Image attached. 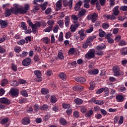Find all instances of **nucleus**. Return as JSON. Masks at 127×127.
Segmentation results:
<instances>
[{
	"label": "nucleus",
	"mask_w": 127,
	"mask_h": 127,
	"mask_svg": "<svg viewBox=\"0 0 127 127\" xmlns=\"http://www.w3.org/2000/svg\"><path fill=\"white\" fill-rule=\"evenodd\" d=\"M14 7H11L10 9L8 8L5 9V12L4 15L5 17L10 16L11 15V12L14 14H25L27 12V11L29 9V4H25L24 7H18V5L15 4H14Z\"/></svg>",
	"instance_id": "obj_1"
},
{
	"label": "nucleus",
	"mask_w": 127,
	"mask_h": 127,
	"mask_svg": "<svg viewBox=\"0 0 127 127\" xmlns=\"http://www.w3.org/2000/svg\"><path fill=\"white\" fill-rule=\"evenodd\" d=\"M27 21L29 26L31 27L33 33H36V29L39 28L41 26V23L40 22H37L36 23L33 24L30 19L27 20Z\"/></svg>",
	"instance_id": "obj_2"
},
{
	"label": "nucleus",
	"mask_w": 127,
	"mask_h": 127,
	"mask_svg": "<svg viewBox=\"0 0 127 127\" xmlns=\"http://www.w3.org/2000/svg\"><path fill=\"white\" fill-rule=\"evenodd\" d=\"M112 71L113 75L115 77H119V76H123L124 75V71L121 70L120 67L118 65H115L113 67Z\"/></svg>",
	"instance_id": "obj_3"
},
{
	"label": "nucleus",
	"mask_w": 127,
	"mask_h": 127,
	"mask_svg": "<svg viewBox=\"0 0 127 127\" xmlns=\"http://www.w3.org/2000/svg\"><path fill=\"white\" fill-rule=\"evenodd\" d=\"M95 49L89 50L88 52L85 55V58L86 59H92V58H94L95 57Z\"/></svg>",
	"instance_id": "obj_4"
},
{
	"label": "nucleus",
	"mask_w": 127,
	"mask_h": 127,
	"mask_svg": "<svg viewBox=\"0 0 127 127\" xmlns=\"http://www.w3.org/2000/svg\"><path fill=\"white\" fill-rule=\"evenodd\" d=\"M34 73L36 75L37 78H36V82H41L42 81V77H41V72L39 70H35Z\"/></svg>",
	"instance_id": "obj_5"
},
{
	"label": "nucleus",
	"mask_w": 127,
	"mask_h": 127,
	"mask_svg": "<svg viewBox=\"0 0 127 127\" xmlns=\"http://www.w3.org/2000/svg\"><path fill=\"white\" fill-rule=\"evenodd\" d=\"M0 103L1 104H4V105H6V106H8V105H10V101L8 99L5 97H2L0 98Z\"/></svg>",
	"instance_id": "obj_6"
},
{
	"label": "nucleus",
	"mask_w": 127,
	"mask_h": 127,
	"mask_svg": "<svg viewBox=\"0 0 127 127\" xmlns=\"http://www.w3.org/2000/svg\"><path fill=\"white\" fill-rule=\"evenodd\" d=\"M31 63V59L30 58L25 59L22 62V64L23 66H29Z\"/></svg>",
	"instance_id": "obj_7"
},
{
	"label": "nucleus",
	"mask_w": 127,
	"mask_h": 127,
	"mask_svg": "<svg viewBox=\"0 0 127 127\" xmlns=\"http://www.w3.org/2000/svg\"><path fill=\"white\" fill-rule=\"evenodd\" d=\"M21 123L24 126H27V125H29L30 124V118L26 117L22 119Z\"/></svg>",
	"instance_id": "obj_8"
},
{
	"label": "nucleus",
	"mask_w": 127,
	"mask_h": 127,
	"mask_svg": "<svg viewBox=\"0 0 127 127\" xmlns=\"http://www.w3.org/2000/svg\"><path fill=\"white\" fill-rule=\"evenodd\" d=\"M85 29H81V30H78V33L79 34L80 38L81 40H83L85 37L86 36V34H85Z\"/></svg>",
	"instance_id": "obj_9"
},
{
	"label": "nucleus",
	"mask_w": 127,
	"mask_h": 127,
	"mask_svg": "<svg viewBox=\"0 0 127 127\" xmlns=\"http://www.w3.org/2000/svg\"><path fill=\"white\" fill-rule=\"evenodd\" d=\"M78 27H79V24H74V25L72 24L70 27L69 30L71 31V32L74 33Z\"/></svg>",
	"instance_id": "obj_10"
},
{
	"label": "nucleus",
	"mask_w": 127,
	"mask_h": 127,
	"mask_svg": "<svg viewBox=\"0 0 127 127\" xmlns=\"http://www.w3.org/2000/svg\"><path fill=\"white\" fill-rule=\"evenodd\" d=\"M75 81L81 84H84L86 82V79L82 77H77L75 78Z\"/></svg>",
	"instance_id": "obj_11"
},
{
	"label": "nucleus",
	"mask_w": 127,
	"mask_h": 127,
	"mask_svg": "<svg viewBox=\"0 0 127 127\" xmlns=\"http://www.w3.org/2000/svg\"><path fill=\"white\" fill-rule=\"evenodd\" d=\"M59 77L61 79V80H63V81H66V79H67V75L64 72H61L59 74Z\"/></svg>",
	"instance_id": "obj_12"
},
{
	"label": "nucleus",
	"mask_w": 127,
	"mask_h": 127,
	"mask_svg": "<svg viewBox=\"0 0 127 127\" xmlns=\"http://www.w3.org/2000/svg\"><path fill=\"white\" fill-rule=\"evenodd\" d=\"M10 94L12 96H13V97H17L18 95V90L12 88L11 90Z\"/></svg>",
	"instance_id": "obj_13"
},
{
	"label": "nucleus",
	"mask_w": 127,
	"mask_h": 127,
	"mask_svg": "<svg viewBox=\"0 0 127 127\" xmlns=\"http://www.w3.org/2000/svg\"><path fill=\"white\" fill-rule=\"evenodd\" d=\"M116 98L117 101L119 103H122L124 102L125 100V97H124L123 95H118L116 96Z\"/></svg>",
	"instance_id": "obj_14"
},
{
	"label": "nucleus",
	"mask_w": 127,
	"mask_h": 127,
	"mask_svg": "<svg viewBox=\"0 0 127 127\" xmlns=\"http://www.w3.org/2000/svg\"><path fill=\"white\" fill-rule=\"evenodd\" d=\"M90 17L92 22H96V20H97V18H98V14L94 13L91 16H90Z\"/></svg>",
	"instance_id": "obj_15"
},
{
	"label": "nucleus",
	"mask_w": 127,
	"mask_h": 127,
	"mask_svg": "<svg viewBox=\"0 0 127 127\" xmlns=\"http://www.w3.org/2000/svg\"><path fill=\"white\" fill-rule=\"evenodd\" d=\"M69 23H70V17L69 16H66L64 18V24L66 27H69Z\"/></svg>",
	"instance_id": "obj_16"
},
{
	"label": "nucleus",
	"mask_w": 127,
	"mask_h": 127,
	"mask_svg": "<svg viewBox=\"0 0 127 127\" xmlns=\"http://www.w3.org/2000/svg\"><path fill=\"white\" fill-rule=\"evenodd\" d=\"M81 5H82V1L79 0L77 2V3L75 4L74 6V9L76 11H78L79 9H80V7H81Z\"/></svg>",
	"instance_id": "obj_17"
},
{
	"label": "nucleus",
	"mask_w": 127,
	"mask_h": 127,
	"mask_svg": "<svg viewBox=\"0 0 127 127\" xmlns=\"http://www.w3.org/2000/svg\"><path fill=\"white\" fill-rule=\"evenodd\" d=\"M86 14V9H82L78 14V17L80 18V17H83V15Z\"/></svg>",
	"instance_id": "obj_18"
},
{
	"label": "nucleus",
	"mask_w": 127,
	"mask_h": 127,
	"mask_svg": "<svg viewBox=\"0 0 127 127\" xmlns=\"http://www.w3.org/2000/svg\"><path fill=\"white\" fill-rule=\"evenodd\" d=\"M99 73V70L98 69H95L93 70H89L88 71V74L89 75H97Z\"/></svg>",
	"instance_id": "obj_19"
},
{
	"label": "nucleus",
	"mask_w": 127,
	"mask_h": 127,
	"mask_svg": "<svg viewBox=\"0 0 127 127\" xmlns=\"http://www.w3.org/2000/svg\"><path fill=\"white\" fill-rule=\"evenodd\" d=\"M113 12L114 15H119V13H120L119 6H116L113 8Z\"/></svg>",
	"instance_id": "obj_20"
},
{
	"label": "nucleus",
	"mask_w": 127,
	"mask_h": 127,
	"mask_svg": "<svg viewBox=\"0 0 127 127\" xmlns=\"http://www.w3.org/2000/svg\"><path fill=\"white\" fill-rule=\"evenodd\" d=\"M61 7H62V4L61 3V1L59 0L56 3V10L58 11V10H60L61 9Z\"/></svg>",
	"instance_id": "obj_21"
},
{
	"label": "nucleus",
	"mask_w": 127,
	"mask_h": 127,
	"mask_svg": "<svg viewBox=\"0 0 127 127\" xmlns=\"http://www.w3.org/2000/svg\"><path fill=\"white\" fill-rule=\"evenodd\" d=\"M71 18L73 20V22L74 24H79V22H78V16L76 15H72Z\"/></svg>",
	"instance_id": "obj_22"
},
{
	"label": "nucleus",
	"mask_w": 127,
	"mask_h": 127,
	"mask_svg": "<svg viewBox=\"0 0 127 127\" xmlns=\"http://www.w3.org/2000/svg\"><path fill=\"white\" fill-rule=\"evenodd\" d=\"M97 36L96 35H93L89 37L86 40L87 43H91V42H93L94 39H96Z\"/></svg>",
	"instance_id": "obj_23"
},
{
	"label": "nucleus",
	"mask_w": 127,
	"mask_h": 127,
	"mask_svg": "<svg viewBox=\"0 0 127 127\" xmlns=\"http://www.w3.org/2000/svg\"><path fill=\"white\" fill-rule=\"evenodd\" d=\"M60 123L62 126H66V125H68V122H66V120L62 118H60Z\"/></svg>",
	"instance_id": "obj_24"
},
{
	"label": "nucleus",
	"mask_w": 127,
	"mask_h": 127,
	"mask_svg": "<svg viewBox=\"0 0 127 127\" xmlns=\"http://www.w3.org/2000/svg\"><path fill=\"white\" fill-rule=\"evenodd\" d=\"M0 24L2 28H4V27H6V26H7V22H6V21L0 20Z\"/></svg>",
	"instance_id": "obj_25"
},
{
	"label": "nucleus",
	"mask_w": 127,
	"mask_h": 127,
	"mask_svg": "<svg viewBox=\"0 0 127 127\" xmlns=\"http://www.w3.org/2000/svg\"><path fill=\"white\" fill-rule=\"evenodd\" d=\"M92 102L96 105H101L104 104V101H103V100H97L96 99H93Z\"/></svg>",
	"instance_id": "obj_26"
},
{
	"label": "nucleus",
	"mask_w": 127,
	"mask_h": 127,
	"mask_svg": "<svg viewBox=\"0 0 127 127\" xmlns=\"http://www.w3.org/2000/svg\"><path fill=\"white\" fill-rule=\"evenodd\" d=\"M58 24H59L60 27L61 28H63V26L64 25V21L61 18H59L58 19Z\"/></svg>",
	"instance_id": "obj_27"
},
{
	"label": "nucleus",
	"mask_w": 127,
	"mask_h": 127,
	"mask_svg": "<svg viewBox=\"0 0 127 127\" xmlns=\"http://www.w3.org/2000/svg\"><path fill=\"white\" fill-rule=\"evenodd\" d=\"M42 40L43 43H45V44H48L49 42H50V39H49L48 37L43 38Z\"/></svg>",
	"instance_id": "obj_28"
},
{
	"label": "nucleus",
	"mask_w": 127,
	"mask_h": 127,
	"mask_svg": "<svg viewBox=\"0 0 127 127\" xmlns=\"http://www.w3.org/2000/svg\"><path fill=\"white\" fill-rule=\"evenodd\" d=\"M99 35L100 37H105L106 36V32L103 31L102 29H100L99 30Z\"/></svg>",
	"instance_id": "obj_29"
},
{
	"label": "nucleus",
	"mask_w": 127,
	"mask_h": 127,
	"mask_svg": "<svg viewBox=\"0 0 127 127\" xmlns=\"http://www.w3.org/2000/svg\"><path fill=\"white\" fill-rule=\"evenodd\" d=\"M74 103L76 105H82V104H83V100L79 98H76L74 99Z\"/></svg>",
	"instance_id": "obj_30"
},
{
	"label": "nucleus",
	"mask_w": 127,
	"mask_h": 127,
	"mask_svg": "<svg viewBox=\"0 0 127 127\" xmlns=\"http://www.w3.org/2000/svg\"><path fill=\"white\" fill-rule=\"evenodd\" d=\"M7 84H8V81H7V79H4L1 81V86H2V87H5Z\"/></svg>",
	"instance_id": "obj_31"
},
{
	"label": "nucleus",
	"mask_w": 127,
	"mask_h": 127,
	"mask_svg": "<svg viewBox=\"0 0 127 127\" xmlns=\"http://www.w3.org/2000/svg\"><path fill=\"white\" fill-rule=\"evenodd\" d=\"M41 93L43 95H46V94H48L49 93V90H48V89L47 88H42L41 90Z\"/></svg>",
	"instance_id": "obj_32"
},
{
	"label": "nucleus",
	"mask_w": 127,
	"mask_h": 127,
	"mask_svg": "<svg viewBox=\"0 0 127 127\" xmlns=\"http://www.w3.org/2000/svg\"><path fill=\"white\" fill-rule=\"evenodd\" d=\"M80 111L82 114H85L86 112H87V108H86V107L84 106H80L79 107Z\"/></svg>",
	"instance_id": "obj_33"
},
{
	"label": "nucleus",
	"mask_w": 127,
	"mask_h": 127,
	"mask_svg": "<svg viewBox=\"0 0 127 127\" xmlns=\"http://www.w3.org/2000/svg\"><path fill=\"white\" fill-rule=\"evenodd\" d=\"M107 19H110L111 20H114L116 19V16L115 15H108L106 16Z\"/></svg>",
	"instance_id": "obj_34"
},
{
	"label": "nucleus",
	"mask_w": 127,
	"mask_h": 127,
	"mask_svg": "<svg viewBox=\"0 0 127 127\" xmlns=\"http://www.w3.org/2000/svg\"><path fill=\"white\" fill-rule=\"evenodd\" d=\"M50 101L53 104H55L57 102V98L55 96H51Z\"/></svg>",
	"instance_id": "obj_35"
},
{
	"label": "nucleus",
	"mask_w": 127,
	"mask_h": 127,
	"mask_svg": "<svg viewBox=\"0 0 127 127\" xmlns=\"http://www.w3.org/2000/svg\"><path fill=\"white\" fill-rule=\"evenodd\" d=\"M40 110H41V111H46V110H48V105L44 104L40 107Z\"/></svg>",
	"instance_id": "obj_36"
},
{
	"label": "nucleus",
	"mask_w": 127,
	"mask_h": 127,
	"mask_svg": "<svg viewBox=\"0 0 127 127\" xmlns=\"http://www.w3.org/2000/svg\"><path fill=\"white\" fill-rule=\"evenodd\" d=\"M11 69L14 71V72H16L17 71V66L14 64H11Z\"/></svg>",
	"instance_id": "obj_37"
},
{
	"label": "nucleus",
	"mask_w": 127,
	"mask_h": 127,
	"mask_svg": "<svg viewBox=\"0 0 127 127\" xmlns=\"http://www.w3.org/2000/svg\"><path fill=\"white\" fill-rule=\"evenodd\" d=\"M62 107L63 109H70V108H71V105L67 103H63Z\"/></svg>",
	"instance_id": "obj_38"
},
{
	"label": "nucleus",
	"mask_w": 127,
	"mask_h": 127,
	"mask_svg": "<svg viewBox=\"0 0 127 127\" xmlns=\"http://www.w3.org/2000/svg\"><path fill=\"white\" fill-rule=\"evenodd\" d=\"M93 27L94 26H93V25H90L89 26V29H88L87 30H86V32L87 33H91V32H92L94 30Z\"/></svg>",
	"instance_id": "obj_39"
},
{
	"label": "nucleus",
	"mask_w": 127,
	"mask_h": 127,
	"mask_svg": "<svg viewBox=\"0 0 127 127\" xmlns=\"http://www.w3.org/2000/svg\"><path fill=\"white\" fill-rule=\"evenodd\" d=\"M0 121V123L2 125H5V124H7V123L8 122V118H4L3 119H1Z\"/></svg>",
	"instance_id": "obj_40"
},
{
	"label": "nucleus",
	"mask_w": 127,
	"mask_h": 127,
	"mask_svg": "<svg viewBox=\"0 0 127 127\" xmlns=\"http://www.w3.org/2000/svg\"><path fill=\"white\" fill-rule=\"evenodd\" d=\"M114 94H116V90L115 89H112L111 91L110 92L111 96L108 97V99H109V100H111V99H112V98H114Z\"/></svg>",
	"instance_id": "obj_41"
},
{
	"label": "nucleus",
	"mask_w": 127,
	"mask_h": 127,
	"mask_svg": "<svg viewBox=\"0 0 127 127\" xmlns=\"http://www.w3.org/2000/svg\"><path fill=\"white\" fill-rule=\"evenodd\" d=\"M14 51H15L16 53H19L20 51H21V49L20 48V47H15L14 48Z\"/></svg>",
	"instance_id": "obj_42"
},
{
	"label": "nucleus",
	"mask_w": 127,
	"mask_h": 127,
	"mask_svg": "<svg viewBox=\"0 0 127 127\" xmlns=\"http://www.w3.org/2000/svg\"><path fill=\"white\" fill-rule=\"evenodd\" d=\"M53 28V26H50L49 27L45 29L44 31H45V32H50V31L52 30Z\"/></svg>",
	"instance_id": "obj_43"
},
{
	"label": "nucleus",
	"mask_w": 127,
	"mask_h": 127,
	"mask_svg": "<svg viewBox=\"0 0 127 127\" xmlns=\"http://www.w3.org/2000/svg\"><path fill=\"white\" fill-rule=\"evenodd\" d=\"M73 117H74V118H78L80 117V113H79V112H78L77 111H74L73 113Z\"/></svg>",
	"instance_id": "obj_44"
},
{
	"label": "nucleus",
	"mask_w": 127,
	"mask_h": 127,
	"mask_svg": "<svg viewBox=\"0 0 127 127\" xmlns=\"http://www.w3.org/2000/svg\"><path fill=\"white\" fill-rule=\"evenodd\" d=\"M20 93L23 97H28V94H27V92L26 90H21Z\"/></svg>",
	"instance_id": "obj_45"
},
{
	"label": "nucleus",
	"mask_w": 127,
	"mask_h": 127,
	"mask_svg": "<svg viewBox=\"0 0 127 127\" xmlns=\"http://www.w3.org/2000/svg\"><path fill=\"white\" fill-rule=\"evenodd\" d=\"M109 27L110 25L108 23H103L102 24V28H103V29H108V28H109Z\"/></svg>",
	"instance_id": "obj_46"
},
{
	"label": "nucleus",
	"mask_w": 127,
	"mask_h": 127,
	"mask_svg": "<svg viewBox=\"0 0 127 127\" xmlns=\"http://www.w3.org/2000/svg\"><path fill=\"white\" fill-rule=\"evenodd\" d=\"M106 49V45H103L102 46H98L97 47V50H104V49Z\"/></svg>",
	"instance_id": "obj_47"
},
{
	"label": "nucleus",
	"mask_w": 127,
	"mask_h": 127,
	"mask_svg": "<svg viewBox=\"0 0 127 127\" xmlns=\"http://www.w3.org/2000/svg\"><path fill=\"white\" fill-rule=\"evenodd\" d=\"M104 91L105 93L104 94L105 96H107L110 95V91H109V89L108 88V87L104 88Z\"/></svg>",
	"instance_id": "obj_48"
},
{
	"label": "nucleus",
	"mask_w": 127,
	"mask_h": 127,
	"mask_svg": "<svg viewBox=\"0 0 127 127\" xmlns=\"http://www.w3.org/2000/svg\"><path fill=\"white\" fill-rule=\"evenodd\" d=\"M11 86H12L13 87H17V86H18L19 85V83L17 81H13L11 82Z\"/></svg>",
	"instance_id": "obj_49"
},
{
	"label": "nucleus",
	"mask_w": 127,
	"mask_h": 127,
	"mask_svg": "<svg viewBox=\"0 0 127 127\" xmlns=\"http://www.w3.org/2000/svg\"><path fill=\"white\" fill-rule=\"evenodd\" d=\"M27 55H28V52L23 51L21 54H20V57L23 58L25 56H27Z\"/></svg>",
	"instance_id": "obj_50"
},
{
	"label": "nucleus",
	"mask_w": 127,
	"mask_h": 127,
	"mask_svg": "<svg viewBox=\"0 0 127 127\" xmlns=\"http://www.w3.org/2000/svg\"><path fill=\"white\" fill-rule=\"evenodd\" d=\"M21 27L23 28L24 30L27 29V26H26V24L24 22H22L21 23Z\"/></svg>",
	"instance_id": "obj_51"
},
{
	"label": "nucleus",
	"mask_w": 127,
	"mask_h": 127,
	"mask_svg": "<svg viewBox=\"0 0 127 127\" xmlns=\"http://www.w3.org/2000/svg\"><path fill=\"white\" fill-rule=\"evenodd\" d=\"M58 57L61 60L64 59V56L63 55V53H62L61 52H59Z\"/></svg>",
	"instance_id": "obj_52"
},
{
	"label": "nucleus",
	"mask_w": 127,
	"mask_h": 127,
	"mask_svg": "<svg viewBox=\"0 0 127 127\" xmlns=\"http://www.w3.org/2000/svg\"><path fill=\"white\" fill-rule=\"evenodd\" d=\"M58 29H59V26H58V25H56L53 29L54 33H57V32H58Z\"/></svg>",
	"instance_id": "obj_53"
},
{
	"label": "nucleus",
	"mask_w": 127,
	"mask_h": 127,
	"mask_svg": "<svg viewBox=\"0 0 127 127\" xmlns=\"http://www.w3.org/2000/svg\"><path fill=\"white\" fill-rule=\"evenodd\" d=\"M26 102H27V99L26 98H21L19 100L20 104H23V103H26Z\"/></svg>",
	"instance_id": "obj_54"
},
{
	"label": "nucleus",
	"mask_w": 127,
	"mask_h": 127,
	"mask_svg": "<svg viewBox=\"0 0 127 127\" xmlns=\"http://www.w3.org/2000/svg\"><path fill=\"white\" fill-rule=\"evenodd\" d=\"M63 32H61L59 37V41H63Z\"/></svg>",
	"instance_id": "obj_55"
},
{
	"label": "nucleus",
	"mask_w": 127,
	"mask_h": 127,
	"mask_svg": "<svg viewBox=\"0 0 127 127\" xmlns=\"http://www.w3.org/2000/svg\"><path fill=\"white\" fill-rule=\"evenodd\" d=\"M68 52L70 55H72V54H74V53L76 52V50H75V49L72 48L69 50Z\"/></svg>",
	"instance_id": "obj_56"
},
{
	"label": "nucleus",
	"mask_w": 127,
	"mask_h": 127,
	"mask_svg": "<svg viewBox=\"0 0 127 127\" xmlns=\"http://www.w3.org/2000/svg\"><path fill=\"white\" fill-rule=\"evenodd\" d=\"M93 114V110H90L86 113V115L87 116V117H91V116H92Z\"/></svg>",
	"instance_id": "obj_57"
},
{
	"label": "nucleus",
	"mask_w": 127,
	"mask_h": 127,
	"mask_svg": "<svg viewBox=\"0 0 127 127\" xmlns=\"http://www.w3.org/2000/svg\"><path fill=\"white\" fill-rule=\"evenodd\" d=\"M24 43H26L25 42V40H20L18 43L17 44H18L19 45H23V44H24Z\"/></svg>",
	"instance_id": "obj_58"
},
{
	"label": "nucleus",
	"mask_w": 127,
	"mask_h": 127,
	"mask_svg": "<svg viewBox=\"0 0 127 127\" xmlns=\"http://www.w3.org/2000/svg\"><path fill=\"white\" fill-rule=\"evenodd\" d=\"M71 34H72V33H70V32H68L66 33V34H65V38L66 39H69V38L70 37H71Z\"/></svg>",
	"instance_id": "obj_59"
},
{
	"label": "nucleus",
	"mask_w": 127,
	"mask_h": 127,
	"mask_svg": "<svg viewBox=\"0 0 127 127\" xmlns=\"http://www.w3.org/2000/svg\"><path fill=\"white\" fill-rule=\"evenodd\" d=\"M104 88H101L98 89L96 91V94H97V95L101 94V93H103V92H104Z\"/></svg>",
	"instance_id": "obj_60"
},
{
	"label": "nucleus",
	"mask_w": 127,
	"mask_h": 127,
	"mask_svg": "<svg viewBox=\"0 0 127 127\" xmlns=\"http://www.w3.org/2000/svg\"><path fill=\"white\" fill-rule=\"evenodd\" d=\"M120 9L123 11H127V6H122L120 7Z\"/></svg>",
	"instance_id": "obj_61"
},
{
	"label": "nucleus",
	"mask_w": 127,
	"mask_h": 127,
	"mask_svg": "<svg viewBox=\"0 0 127 127\" xmlns=\"http://www.w3.org/2000/svg\"><path fill=\"white\" fill-rule=\"evenodd\" d=\"M51 43H55V37L53 34L51 36Z\"/></svg>",
	"instance_id": "obj_62"
},
{
	"label": "nucleus",
	"mask_w": 127,
	"mask_h": 127,
	"mask_svg": "<svg viewBox=\"0 0 127 127\" xmlns=\"http://www.w3.org/2000/svg\"><path fill=\"white\" fill-rule=\"evenodd\" d=\"M5 48L2 47L1 46H0V53H5Z\"/></svg>",
	"instance_id": "obj_63"
},
{
	"label": "nucleus",
	"mask_w": 127,
	"mask_h": 127,
	"mask_svg": "<svg viewBox=\"0 0 127 127\" xmlns=\"http://www.w3.org/2000/svg\"><path fill=\"white\" fill-rule=\"evenodd\" d=\"M121 55H123L124 56L127 55V48H125L124 51L121 52Z\"/></svg>",
	"instance_id": "obj_64"
}]
</instances>
